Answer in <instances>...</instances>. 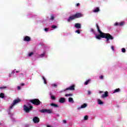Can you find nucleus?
<instances>
[{"instance_id":"f257e3e1","label":"nucleus","mask_w":127,"mask_h":127,"mask_svg":"<svg viewBox=\"0 0 127 127\" xmlns=\"http://www.w3.org/2000/svg\"><path fill=\"white\" fill-rule=\"evenodd\" d=\"M96 26L97 27V29L99 33H100L99 35H96V37L97 39H101V38H105L106 39V42H110V40H113L114 39V38L113 36H112L109 33H103L102 31L100 29V26H99V25L98 24H96Z\"/></svg>"},{"instance_id":"f03ea898","label":"nucleus","mask_w":127,"mask_h":127,"mask_svg":"<svg viewBox=\"0 0 127 127\" xmlns=\"http://www.w3.org/2000/svg\"><path fill=\"white\" fill-rule=\"evenodd\" d=\"M83 15L81 13L76 12L75 14L71 15L67 19V22H70L76 18H80V17H83Z\"/></svg>"},{"instance_id":"7ed1b4c3","label":"nucleus","mask_w":127,"mask_h":127,"mask_svg":"<svg viewBox=\"0 0 127 127\" xmlns=\"http://www.w3.org/2000/svg\"><path fill=\"white\" fill-rule=\"evenodd\" d=\"M30 103H31L33 105H35L36 106H39L40 104H41V102L38 99H34L32 100H29Z\"/></svg>"},{"instance_id":"20e7f679","label":"nucleus","mask_w":127,"mask_h":127,"mask_svg":"<svg viewBox=\"0 0 127 127\" xmlns=\"http://www.w3.org/2000/svg\"><path fill=\"white\" fill-rule=\"evenodd\" d=\"M33 109V106L31 105L29 106V107L25 105H24V110L25 111V113H28L29 112H30V111H31V110Z\"/></svg>"},{"instance_id":"39448f33","label":"nucleus","mask_w":127,"mask_h":127,"mask_svg":"<svg viewBox=\"0 0 127 127\" xmlns=\"http://www.w3.org/2000/svg\"><path fill=\"white\" fill-rule=\"evenodd\" d=\"M20 101H21V100L19 99H17L15 100L13 102V103L11 104V106H10L9 108L12 109L13 108V107L14 106H15V105H16V104H18V103H19V102H20Z\"/></svg>"},{"instance_id":"423d86ee","label":"nucleus","mask_w":127,"mask_h":127,"mask_svg":"<svg viewBox=\"0 0 127 127\" xmlns=\"http://www.w3.org/2000/svg\"><path fill=\"white\" fill-rule=\"evenodd\" d=\"M40 113L44 114V113H47V114H52V111L50 109H42L40 111Z\"/></svg>"},{"instance_id":"0eeeda50","label":"nucleus","mask_w":127,"mask_h":127,"mask_svg":"<svg viewBox=\"0 0 127 127\" xmlns=\"http://www.w3.org/2000/svg\"><path fill=\"white\" fill-rule=\"evenodd\" d=\"M40 120L37 117H35L33 119V121L35 124H38V123L40 122Z\"/></svg>"},{"instance_id":"6e6552de","label":"nucleus","mask_w":127,"mask_h":127,"mask_svg":"<svg viewBox=\"0 0 127 127\" xmlns=\"http://www.w3.org/2000/svg\"><path fill=\"white\" fill-rule=\"evenodd\" d=\"M66 90H70V91H74L75 90V85H72L69 87L66 88Z\"/></svg>"},{"instance_id":"1a4fd4ad","label":"nucleus","mask_w":127,"mask_h":127,"mask_svg":"<svg viewBox=\"0 0 127 127\" xmlns=\"http://www.w3.org/2000/svg\"><path fill=\"white\" fill-rule=\"evenodd\" d=\"M109 96V92L108 91H106L105 92V94H103L101 96V98H102L103 99L105 98H107V97Z\"/></svg>"},{"instance_id":"9d476101","label":"nucleus","mask_w":127,"mask_h":127,"mask_svg":"<svg viewBox=\"0 0 127 127\" xmlns=\"http://www.w3.org/2000/svg\"><path fill=\"white\" fill-rule=\"evenodd\" d=\"M59 102L61 104H63V103H65V102H66V100L64 97H61L60 98Z\"/></svg>"},{"instance_id":"9b49d317","label":"nucleus","mask_w":127,"mask_h":127,"mask_svg":"<svg viewBox=\"0 0 127 127\" xmlns=\"http://www.w3.org/2000/svg\"><path fill=\"white\" fill-rule=\"evenodd\" d=\"M30 37L28 36H26L24 38V41H30Z\"/></svg>"},{"instance_id":"f8f14e48","label":"nucleus","mask_w":127,"mask_h":127,"mask_svg":"<svg viewBox=\"0 0 127 127\" xmlns=\"http://www.w3.org/2000/svg\"><path fill=\"white\" fill-rule=\"evenodd\" d=\"M86 107H87V104L84 103L83 105H82L80 107H78V110H80L81 109H84V108H86Z\"/></svg>"},{"instance_id":"ddd939ff","label":"nucleus","mask_w":127,"mask_h":127,"mask_svg":"<svg viewBox=\"0 0 127 127\" xmlns=\"http://www.w3.org/2000/svg\"><path fill=\"white\" fill-rule=\"evenodd\" d=\"M50 106L52 107H54V108H59V105L55 103H51Z\"/></svg>"},{"instance_id":"4468645a","label":"nucleus","mask_w":127,"mask_h":127,"mask_svg":"<svg viewBox=\"0 0 127 127\" xmlns=\"http://www.w3.org/2000/svg\"><path fill=\"white\" fill-rule=\"evenodd\" d=\"M97 104L98 105H104V102L101 100V99H98L97 100Z\"/></svg>"},{"instance_id":"2eb2a0df","label":"nucleus","mask_w":127,"mask_h":127,"mask_svg":"<svg viewBox=\"0 0 127 127\" xmlns=\"http://www.w3.org/2000/svg\"><path fill=\"white\" fill-rule=\"evenodd\" d=\"M74 27L76 28H81V24L79 23H76L75 24Z\"/></svg>"},{"instance_id":"dca6fc26","label":"nucleus","mask_w":127,"mask_h":127,"mask_svg":"<svg viewBox=\"0 0 127 127\" xmlns=\"http://www.w3.org/2000/svg\"><path fill=\"white\" fill-rule=\"evenodd\" d=\"M68 102L69 103H72V104L74 103V100H73V98L69 97L68 98Z\"/></svg>"},{"instance_id":"f3484780","label":"nucleus","mask_w":127,"mask_h":127,"mask_svg":"<svg viewBox=\"0 0 127 127\" xmlns=\"http://www.w3.org/2000/svg\"><path fill=\"white\" fill-rule=\"evenodd\" d=\"M98 11H100V8L99 7H96V9L93 10V12H98Z\"/></svg>"},{"instance_id":"a211bd4d","label":"nucleus","mask_w":127,"mask_h":127,"mask_svg":"<svg viewBox=\"0 0 127 127\" xmlns=\"http://www.w3.org/2000/svg\"><path fill=\"white\" fill-rule=\"evenodd\" d=\"M50 19V20H54V19H55V16L53 14H51Z\"/></svg>"},{"instance_id":"6ab92c4d","label":"nucleus","mask_w":127,"mask_h":127,"mask_svg":"<svg viewBox=\"0 0 127 127\" xmlns=\"http://www.w3.org/2000/svg\"><path fill=\"white\" fill-rule=\"evenodd\" d=\"M0 98H1V99H3V98H4V94L3 93H1L0 94Z\"/></svg>"},{"instance_id":"aec40b11","label":"nucleus","mask_w":127,"mask_h":127,"mask_svg":"<svg viewBox=\"0 0 127 127\" xmlns=\"http://www.w3.org/2000/svg\"><path fill=\"white\" fill-rule=\"evenodd\" d=\"M120 91H121V89L120 88H117L114 90L113 93H118L120 92Z\"/></svg>"},{"instance_id":"412c9836","label":"nucleus","mask_w":127,"mask_h":127,"mask_svg":"<svg viewBox=\"0 0 127 127\" xmlns=\"http://www.w3.org/2000/svg\"><path fill=\"white\" fill-rule=\"evenodd\" d=\"M72 96H73V94L71 93L65 94V97H72Z\"/></svg>"},{"instance_id":"4be33fe9","label":"nucleus","mask_w":127,"mask_h":127,"mask_svg":"<svg viewBox=\"0 0 127 127\" xmlns=\"http://www.w3.org/2000/svg\"><path fill=\"white\" fill-rule=\"evenodd\" d=\"M88 119H89V116H88L87 115H86L84 116V121H87V120H88Z\"/></svg>"},{"instance_id":"5701e85b","label":"nucleus","mask_w":127,"mask_h":127,"mask_svg":"<svg viewBox=\"0 0 127 127\" xmlns=\"http://www.w3.org/2000/svg\"><path fill=\"white\" fill-rule=\"evenodd\" d=\"M90 81H91V79H88L84 83V85H88V84H89V82H90Z\"/></svg>"},{"instance_id":"b1692460","label":"nucleus","mask_w":127,"mask_h":127,"mask_svg":"<svg viewBox=\"0 0 127 127\" xmlns=\"http://www.w3.org/2000/svg\"><path fill=\"white\" fill-rule=\"evenodd\" d=\"M125 24V22H121L119 23V26H123Z\"/></svg>"},{"instance_id":"393cba45","label":"nucleus","mask_w":127,"mask_h":127,"mask_svg":"<svg viewBox=\"0 0 127 127\" xmlns=\"http://www.w3.org/2000/svg\"><path fill=\"white\" fill-rule=\"evenodd\" d=\"M32 55H33V52H31L29 53L28 56L29 57H31V56H32Z\"/></svg>"},{"instance_id":"a878e982","label":"nucleus","mask_w":127,"mask_h":127,"mask_svg":"<svg viewBox=\"0 0 127 127\" xmlns=\"http://www.w3.org/2000/svg\"><path fill=\"white\" fill-rule=\"evenodd\" d=\"M43 79L44 80V83L46 84L47 82L46 81V79H45V77H44V76H43Z\"/></svg>"},{"instance_id":"bb28decb","label":"nucleus","mask_w":127,"mask_h":127,"mask_svg":"<svg viewBox=\"0 0 127 127\" xmlns=\"http://www.w3.org/2000/svg\"><path fill=\"white\" fill-rule=\"evenodd\" d=\"M52 28H53L54 29H55V28H57V26L56 25H52Z\"/></svg>"},{"instance_id":"cd10ccee","label":"nucleus","mask_w":127,"mask_h":127,"mask_svg":"<svg viewBox=\"0 0 127 127\" xmlns=\"http://www.w3.org/2000/svg\"><path fill=\"white\" fill-rule=\"evenodd\" d=\"M75 32L76 33H78V34H80V33H81V32H80V30H77L75 31Z\"/></svg>"},{"instance_id":"c85d7f7f","label":"nucleus","mask_w":127,"mask_h":127,"mask_svg":"<svg viewBox=\"0 0 127 127\" xmlns=\"http://www.w3.org/2000/svg\"><path fill=\"white\" fill-rule=\"evenodd\" d=\"M122 52H123V53H125V52H126V49L125 48H122Z\"/></svg>"},{"instance_id":"c756f323","label":"nucleus","mask_w":127,"mask_h":127,"mask_svg":"<svg viewBox=\"0 0 127 127\" xmlns=\"http://www.w3.org/2000/svg\"><path fill=\"white\" fill-rule=\"evenodd\" d=\"M40 56V57H44V56H45V53L42 54Z\"/></svg>"},{"instance_id":"7c9ffc66","label":"nucleus","mask_w":127,"mask_h":127,"mask_svg":"<svg viewBox=\"0 0 127 127\" xmlns=\"http://www.w3.org/2000/svg\"><path fill=\"white\" fill-rule=\"evenodd\" d=\"M115 26H118V25H120V23L116 22L114 24Z\"/></svg>"},{"instance_id":"2f4dec72","label":"nucleus","mask_w":127,"mask_h":127,"mask_svg":"<svg viewBox=\"0 0 127 127\" xmlns=\"http://www.w3.org/2000/svg\"><path fill=\"white\" fill-rule=\"evenodd\" d=\"M111 49H112L113 51H115V47L114 46H111Z\"/></svg>"},{"instance_id":"473e14b6","label":"nucleus","mask_w":127,"mask_h":127,"mask_svg":"<svg viewBox=\"0 0 127 127\" xmlns=\"http://www.w3.org/2000/svg\"><path fill=\"white\" fill-rule=\"evenodd\" d=\"M51 99H52V100H55L56 98L54 96H52Z\"/></svg>"},{"instance_id":"72a5a7b5","label":"nucleus","mask_w":127,"mask_h":127,"mask_svg":"<svg viewBox=\"0 0 127 127\" xmlns=\"http://www.w3.org/2000/svg\"><path fill=\"white\" fill-rule=\"evenodd\" d=\"M100 79H101V80H103V79H104V76L103 75H101L100 77H99Z\"/></svg>"},{"instance_id":"f704fd0d","label":"nucleus","mask_w":127,"mask_h":127,"mask_svg":"<svg viewBox=\"0 0 127 127\" xmlns=\"http://www.w3.org/2000/svg\"><path fill=\"white\" fill-rule=\"evenodd\" d=\"M44 30L45 31H48V30H49V28H46Z\"/></svg>"},{"instance_id":"c9c22d12","label":"nucleus","mask_w":127,"mask_h":127,"mask_svg":"<svg viewBox=\"0 0 127 127\" xmlns=\"http://www.w3.org/2000/svg\"><path fill=\"white\" fill-rule=\"evenodd\" d=\"M91 32H93V33H95V30H94V29H91Z\"/></svg>"},{"instance_id":"e433bc0d","label":"nucleus","mask_w":127,"mask_h":127,"mask_svg":"<svg viewBox=\"0 0 127 127\" xmlns=\"http://www.w3.org/2000/svg\"><path fill=\"white\" fill-rule=\"evenodd\" d=\"M6 89V86L0 87V89Z\"/></svg>"},{"instance_id":"4c0bfd02","label":"nucleus","mask_w":127,"mask_h":127,"mask_svg":"<svg viewBox=\"0 0 127 127\" xmlns=\"http://www.w3.org/2000/svg\"><path fill=\"white\" fill-rule=\"evenodd\" d=\"M88 95H91V91H88L87 92Z\"/></svg>"},{"instance_id":"58836bf2","label":"nucleus","mask_w":127,"mask_h":127,"mask_svg":"<svg viewBox=\"0 0 127 127\" xmlns=\"http://www.w3.org/2000/svg\"><path fill=\"white\" fill-rule=\"evenodd\" d=\"M63 123H64V124H66V123H67V121H66V120H64V121H63Z\"/></svg>"},{"instance_id":"ea45409f","label":"nucleus","mask_w":127,"mask_h":127,"mask_svg":"<svg viewBox=\"0 0 127 127\" xmlns=\"http://www.w3.org/2000/svg\"><path fill=\"white\" fill-rule=\"evenodd\" d=\"M53 86L54 87H57V84H53Z\"/></svg>"},{"instance_id":"a19ab883","label":"nucleus","mask_w":127,"mask_h":127,"mask_svg":"<svg viewBox=\"0 0 127 127\" xmlns=\"http://www.w3.org/2000/svg\"><path fill=\"white\" fill-rule=\"evenodd\" d=\"M17 89L18 90H20L21 89V87H20V86H18Z\"/></svg>"},{"instance_id":"79ce46f5","label":"nucleus","mask_w":127,"mask_h":127,"mask_svg":"<svg viewBox=\"0 0 127 127\" xmlns=\"http://www.w3.org/2000/svg\"><path fill=\"white\" fill-rule=\"evenodd\" d=\"M79 5H80V3H76V6H79Z\"/></svg>"},{"instance_id":"37998d69","label":"nucleus","mask_w":127,"mask_h":127,"mask_svg":"<svg viewBox=\"0 0 127 127\" xmlns=\"http://www.w3.org/2000/svg\"><path fill=\"white\" fill-rule=\"evenodd\" d=\"M21 86H24V85H25V83H21Z\"/></svg>"},{"instance_id":"c03bdc74","label":"nucleus","mask_w":127,"mask_h":127,"mask_svg":"<svg viewBox=\"0 0 127 127\" xmlns=\"http://www.w3.org/2000/svg\"><path fill=\"white\" fill-rule=\"evenodd\" d=\"M47 127H51V126L50 125H47Z\"/></svg>"},{"instance_id":"a18cd8bd","label":"nucleus","mask_w":127,"mask_h":127,"mask_svg":"<svg viewBox=\"0 0 127 127\" xmlns=\"http://www.w3.org/2000/svg\"><path fill=\"white\" fill-rule=\"evenodd\" d=\"M19 72V71H16V73H18Z\"/></svg>"},{"instance_id":"49530a36","label":"nucleus","mask_w":127,"mask_h":127,"mask_svg":"<svg viewBox=\"0 0 127 127\" xmlns=\"http://www.w3.org/2000/svg\"><path fill=\"white\" fill-rule=\"evenodd\" d=\"M64 91H66V90H65Z\"/></svg>"}]
</instances>
